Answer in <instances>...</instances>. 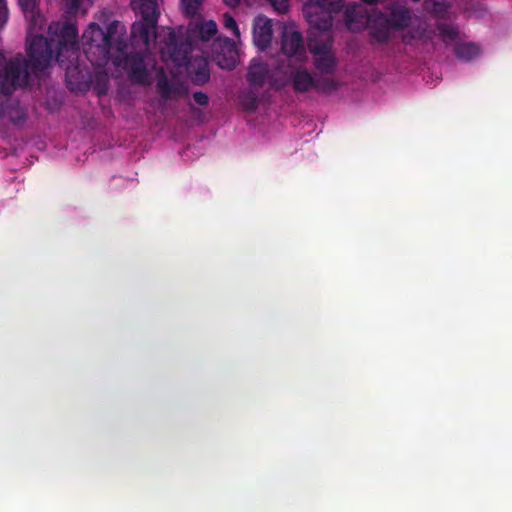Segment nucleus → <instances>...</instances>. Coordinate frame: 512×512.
<instances>
[{
    "mask_svg": "<svg viewBox=\"0 0 512 512\" xmlns=\"http://www.w3.org/2000/svg\"><path fill=\"white\" fill-rule=\"evenodd\" d=\"M78 29L71 22H52L48 26V37L34 36L27 47L28 59L18 54L7 62H0V90L10 95L18 87H26L29 72L38 75L49 67L53 55L65 69L67 86L70 90L80 89L86 84V75L80 68L78 57Z\"/></svg>",
    "mask_w": 512,
    "mask_h": 512,
    "instance_id": "nucleus-1",
    "label": "nucleus"
},
{
    "mask_svg": "<svg viewBox=\"0 0 512 512\" xmlns=\"http://www.w3.org/2000/svg\"><path fill=\"white\" fill-rule=\"evenodd\" d=\"M122 26L118 21L111 22L106 30L97 23H90L83 33L85 54L88 60L96 66H103L114 56L121 54L127 48Z\"/></svg>",
    "mask_w": 512,
    "mask_h": 512,
    "instance_id": "nucleus-2",
    "label": "nucleus"
},
{
    "mask_svg": "<svg viewBox=\"0 0 512 512\" xmlns=\"http://www.w3.org/2000/svg\"><path fill=\"white\" fill-rule=\"evenodd\" d=\"M137 20L131 26L132 42L148 48L156 39L160 10L157 0H130Z\"/></svg>",
    "mask_w": 512,
    "mask_h": 512,
    "instance_id": "nucleus-3",
    "label": "nucleus"
},
{
    "mask_svg": "<svg viewBox=\"0 0 512 512\" xmlns=\"http://www.w3.org/2000/svg\"><path fill=\"white\" fill-rule=\"evenodd\" d=\"M342 0H314L304 6L303 12L310 26L308 39L314 38L316 33H321L323 40H330L329 31L333 25L332 13L342 10Z\"/></svg>",
    "mask_w": 512,
    "mask_h": 512,
    "instance_id": "nucleus-4",
    "label": "nucleus"
},
{
    "mask_svg": "<svg viewBox=\"0 0 512 512\" xmlns=\"http://www.w3.org/2000/svg\"><path fill=\"white\" fill-rule=\"evenodd\" d=\"M330 40L308 39L309 51L315 56L314 66L323 75L333 74L337 66L334 54L331 52Z\"/></svg>",
    "mask_w": 512,
    "mask_h": 512,
    "instance_id": "nucleus-5",
    "label": "nucleus"
},
{
    "mask_svg": "<svg viewBox=\"0 0 512 512\" xmlns=\"http://www.w3.org/2000/svg\"><path fill=\"white\" fill-rule=\"evenodd\" d=\"M212 60L222 69L232 70L237 65L235 42L228 37H218L212 44Z\"/></svg>",
    "mask_w": 512,
    "mask_h": 512,
    "instance_id": "nucleus-6",
    "label": "nucleus"
},
{
    "mask_svg": "<svg viewBox=\"0 0 512 512\" xmlns=\"http://www.w3.org/2000/svg\"><path fill=\"white\" fill-rule=\"evenodd\" d=\"M163 50L169 54V58L176 66L183 67L189 62L192 44L187 38L170 31Z\"/></svg>",
    "mask_w": 512,
    "mask_h": 512,
    "instance_id": "nucleus-7",
    "label": "nucleus"
},
{
    "mask_svg": "<svg viewBox=\"0 0 512 512\" xmlns=\"http://www.w3.org/2000/svg\"><path fill=\"white\" fill-rule=\"evenodd\" d=\"M247 81L250 86L262 88L268 81L274 89H280L284 86L283 82H279L273 77L268 65L261 61L253 60L248 68Z\"/></svg>",
    "mask_w": 512,
    "mask_h": 512,
    "instance_id": "nucleus-8",
    "label": "nucleus"
},
{
    "mask_svg": "<svg viewBox=\"0 0 512 512\" xmlns=\"http://www.w3.org/2000/svg\"><path fill=\"white\" fill-rule=\"evenodd\" d=\"M188 78L195 85L202 86L210 79L209 63L204 56H191L185 66Z\"/></svg>",
    "mask_w": 512,
    "mask_h": 512,
    "instance_id": "nucleus-9",
    "label": "nucleus"
},
{
    "mask_svg": "<svg viewBox=\"0 0 512 512\" xmlns=\"http://www.w3.org/2000/svg\"><path fill=\"white\" fill-rule=\"evenodd\" d=\"M369 20L368 11L361 4L349 5L344 11L345 25L352 32L364 29Z\"/></svg>",
    "mask_w": 512,
    "mask_h": 512,
    "instance_id": "nucleus-10",
    "label": "nucleus"
},
{
    "mask_svg": "<svg viewBox=\"0 0 512 512\" xmlns=\"http://www.w3.org/2000/svg\"><path fill=\"white\" fill-rule=\"evenodd\" d=\"M125 66L128 70L129 78L133 83H148L149 73L144 58L140 53L129 54L125 59Z\"/></svg>",
    "mask_w": 512,
    "mask_h": 512,
    "instance_id": "nucleus-11",
    "label": "nucleus"
},
{
    "mask_svg": "<svg viewBox=\"0 0 512 512\" xmlns=\"http://www.w3.org/2000/svg\"><path fill=\"white\" fill-rule=\"evenodd\" d=\"M273 36L271 20L265 16H258L253 21V41L261 50L271 44Z\"/></svg>",
    "mask_w": 512,
    "mask_h": 512,
    "instance_id": "nucleus-12",
    "label": "nucleus"
},
{
    "mask_svg": "<svg viewBox=\"0 0 512 512\" xmlns=\"http://www.w3.org/2000/svg\"><path fill=\"white\" fill-rule=\"evenodd\" d=\"M281 50L288 57L302 56L305 49L301 33L285 30L282 34Z\"/></svg>",
    "mask_w": 512,
    "mask_h": 512,
    "instance_id": "nucleus-13",
    "label": "nucleus"
},
{
    "mask_svg": "<svg viewBox=\"0 0 512 512\" xmlns=\"http://www.w3.org/2000/svg\"><path fill=\"white\" fill-rule=\"evenodd\" d=\"M379 19L386 20L393 29L400 30L409 26L411 13L410 10L404 6H395L390 10L388 16L380 13Z\"/></svg>",
    "mask_w": 512,
    "mask_h": 512,
    "instance_id": "nucleus-14",
    "label": "nucleus"
},
{
    "mask_svg": "<svg viewBox=\"0 0 512 512\" xmlns=\"http://www.w3.org/2000/svg\"><path fill=\"white\" fill-rule=\"evenodd\" d=\"M289 80L296 93H305L315 87V79L306 69L297 68L292 70Z\"/></svg>",
    "mask_w": 512,
    "mask_h": 512,
    "instance_id": "nucleus-15",
    "label": "nucleus"
},
{
    "mask_svg": "<svg viewBox=\"0 0 512 512\" xmlns=\"http://www.w3.org/2000/svg\"><path fill=\"white\" fill-rule=\"evenodd\" d=\"M455 56L463 61H470L480 54V49L475 43H461L454 48Z\"/></svg>",
    "mask_w": 512,
    "mask_h": 512,
    "instance_id": "nucleus-16",
    "label": "nucleus"
},
{
    "mask_svg": "<svg viewBox=\"0 0 512 512\" xmlns=\"http://www.w3.org/2000/svg\"><path fill=\"white\" fill-rule=\"evenodd\" d=\"M379 25L371 28V36L380 43H385L390 38V28L391 26L386 22V20H380Z\"/></svg>",
    "mask_w": 512,
    "mask_h": 512,
    "instance_id": "nucleus-17",
    "label": "nucleus"
},
{
    "mask_svg": "<svg viewBox=\"0 0 512 512\" xmlns=\"http://www.w3.org/2000/svg\"><path fill=\"white\" fill-rule=\"evenodd\" d=\"M199 37L202 41H208L217 33V25L215 21L209 20L197 25Z\"/></svg>",
    "mask_w": 512,
    "mask_h": 512,
    "instance_id": "nucleus-18",
    "label": "nucleus"
},
{
    "mask_svg": "<svg viewBox=\"0 0 512 512\" xmlns=\"http://www.w3.org/2000/svg\"><path fill=\"white\" fill-rule=\"evenodd\" d=\"M425 8L439 19H444L448 11V6L444 2L436 0H426Z\"/></svg>",
    "mask_w": 512,
    "mask_h": 512,
    "instance_id": "nucleus-19",
    "label": "nucleus"
},
{
    "mask_svg": "<svg viewBox=\"0 0 512 512\" xmlns=\"http://www.w3.org/2000/svg\"><path fill=\"white\" fill-rule=\"evenodd\" d=\"M240 103L245 111L254 112L258 107V96L254 91H248L242 95Z\"/></svg>",
    "mask_w": 512,
    "mask_h": 512,
    "instance_id": "nucleus-20",
    "label": "nucleus"
},
{
    "mask_svg": "<svg viewBox=\"0 0 512 512\" xmlns=\"http://www.w3.org/2000/svg\"><path fill=\"white\" fill-rule=\"evenodd\" d=\"M203 0H181L182 10L185 16L195 17L200 10Z\"/></svg>",
    "mask_w": 512,
    "mask_h": 512,
    "instance_id": "nucleus-21",
    "label": "nucleus"
},
{
    "mask_svg": "<svg viewBox=\"0 0 512 512\" xmlns=\"http://www.w3.org/2000/svg\"><path fill=\"white\" fill-rule=\"evenodd\" d=\"M338 86V83L334 79L322 78L319 80H315L314 89L317 92L331 93L333 91H336L338 89Z\"/></svg>",
    "mask_w": 512,
    "mask_h": 512,
    "instance_id": "nucleus-22",
    "label": "nucleus"
},
{
    "mask_svg": "<svg viewBox=\"0 0 512 512\" xmlns=\"http://www.w3.org/2000/svg\"><path fill=\"white\" fill-rule=\"evenodd\" d=\"M157 89L161 98H163L164 100H168L171 98L173 86L165 76L158 79Z\"/></svg>",
    "mask_w": 512,
    "mask_h": 512,
    "instance_id": "nucleus-23",
    "label": "nucleus"
},
{
    "mask_svg": "<svg viewBox=\"0 0 512 512\" xmlns=\"http://www.w3.org/2000/svg\"><path fill=\"white\" fill-rule=\"evenodd\" d=\"M223 23H224L225 28L232 31V33L235 37L240 36V31H239L237 22L235 21V19L233 18L232 15H230L228 13L224 14L223 15Z\"/></svg>",
    "mask_w": 512,
    "mask_h": 512,
    "instance_id": "nucleus-24",
    "label": "nucleus"
},
{
    "mask_svg": "<svg viewBox=\"0 0 512 512\" xmlns=\"http://www.w3.org/2000/svg\"><path fill=\"white\" fill-rule=\"evenodd\" d=\"M438 30H439V34L442 37L447 38L451 41H454L458 36V31L455 28H453L449 25H446V24L439 25Z\"/></svg>",
    "mask_w": 512,
    "mask_h": 512,
    "instance_id": "nucleus-25",
    "label": "nucleus"
},
{
    "mask_svg": "<svg viewBox=\"0 0 512 512\" xmlns=\"http://www.w3.org/2000/svg\"><path fill=\"white\" fill-rule=\"evenodd\" d=\"M273 9L279 14H285L289 9V0H268Z\"/></svg>",
    "mask_w": 512,
    "mask_h": 512,
    "instance_id": "nucleus-26",
    "label": "nucleus"
},
{
    "mask_svg": "<svg viewBox=\"0 0 512 512\" xmlns=\"http://www.w3.org/2000/svg\"><path fill=\"white\" fill-rule=\"evenodd\" d=\"M8 19V8L6 0H0V29L6 24Z\"/></svg>",
    "mask_w": 512,
    "mask_h": 512,
    "instance_id": "nucleus-27",
    "label": "nucleus"
},
{
    "mask_svg": "<svg viewBox=\"0 0 512 512\" xmlns=\"http://www.w3.org/2000/svg\"><path fill=\"white\" fill-rule=\"evenodd\" d=\"M194 101L200 106H206L209 103L208 95L202 91H197L193 94Z\"/></svg>",
    "mask_w": 512,
    "mask_h": 512,
    "instance_id": "nucleus-28",
    "label": "nucleus"
},
{
    "mask_svg": "<svg viewBox=\"0 0 512 512\" xmlns=\"http://www.w3.org/2000/svg\"><path fill=\"white\" fill-rule=\"evenodd\" d=\"M21 8L26 12H32L35 8L36 0H18Z\"/></svg>",
    "mask_w": 512,
    "mask_h": 512,
    "instance_id": "nucleus-29",
    "label": "nucleus"
},
{
    "mask_svg": "<svg viewBox=\"0 0 512 512\" xmlns=\"http://www.w3.org/2000/svg\"><path fill=\"white\" fill-rule=\"evenodd\" d=\"M224 2L230 7H236L240 4L241 0H224Z\"/></svg>",
    "mask_w": 512,
    "mask_h": 512,
    "instance_id": "nucleus-30",
    "label": "nucleus"
},
{
    "mask_svg": "<svg viewBox=\"0 0 512 512\" xmlns=\"http://www.w3.org/2000/svg\"><path fill=\"white\" fill-rule=\"evenodd\" d=\"M361 1L366 4L373 5V4L378 3L380 0H361Z\"/></svg>",
    "mask_w": 512,
    "mask_h": 512,
    "instance_id": "nucleus-31",
    "label": "nucleus"
},
{
    "mask_svg": "<svg viewBox=\"0 0 512 512\" xmlns=\"http://www.w3.org/2000/svg\"><path fill=\"white\" fill-rule=\"evenodd\" d=\"M4 60V55L2 53H0V62Z\"/></svg>",
    "mask_w": 512,
    "mask_h": 512,
    "instance_id": "nucleus-32",
    "label": "nucleus"
}]
</instances>
